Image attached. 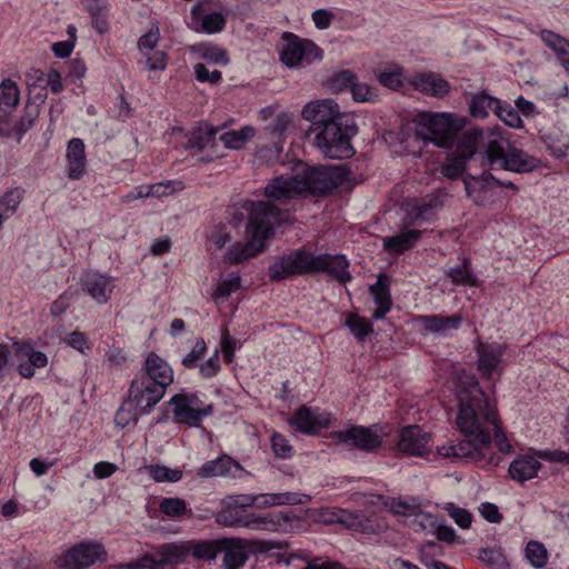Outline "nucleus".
<instances>
[{
	"label": "nucleus",
	"mask_w": 569,
	"mask_h": 569,
	"mask_svg": "<svg viewBox=\"0 0 569 569\" xmlns=\"http://www.w3.org/2000/svg\"><path fill=\"white\" fill-rule=\"evenodd\" d=\"M457 398L459 410L456 425L463 435V439L458 443L439 447V455L445 458H466L496 466L498 460L491 452L492 432H495V442L499 451L507 453L512 451L500 427L496 402L485 393L473 376L460 380Z\"/></svg>",
	"instance_id": "f257e3e1"
},
{
	"label": "nucleus",
	"mask_w": 569,
	"mask_h": 569,
	"mask_svg": "<svg viewBox=\"0 0 569 569\" xmlns=\"http://www.w3.org/2000/svg\"><path fill=\"white\" fill-rule=\"evenodd\" d=\"M467 124L468 119L455 112L421 111L407 123V129L421 142H510L501 127L483 130Z\"/></svg>",
	"instance_id": "f03ea898"
},
{
	"label": "nucleus",
	"mask_w": 569,
	"mask_h": 569,
	"mask_svg": "<svg viewBox=\"0 0 569 569\" xmlns=\"http://www.w3.org/2000/svg\"><path fill=\"white\" fill-rule=\"evenodd\" d=\"M238 209L239 212L234 218L241 220L246 214L248 219L246 226L248 241L236 242L228 249L223 259L231 264L243 262L259 253L276 227L287 219V211L273 208L268 202L242 200Z\"/></svg>",
	"instance_id": "7ed1b4c3"
},
{
	"label": "nucleus",
	"mask_w": 569,
	"mask_h": 569,
	"mask_svg": "<svg viewBox=\"0 0 569 569\" xmlns=\"http://www.w3.org/2000/svg\"><path fill=\"white\" fill-rule=\"evenodd\" d=\"M455 146L456 149L449 152L440 164L439 172L449 180L462 179L468 197L472 198L478 206H485V197L480 194L486 192L485 186L481 184V188L477 189L480 180L472 177L475 183H471L465 177L467 161L477 159V149L475 148L477 144Z\"/></svg>",
	"instance_id": "20e7f679"
},
{
	"label": "nucleus",
	"mask_w": 569,
	"mask_h": 569,
	"mask_svg": "<svg viewBox=\"0 0 569 569\" xmlns=\"http://www.w3.org/2000/svg\"><path fill=\"white\" fill-rule=\"evenodd\" d=\"M480 154L481 162H486L491 170L503 169L517 173L531 172L543 167L540 159L527 154L522 150L511 148L505 150L502 144H485Z\"/></svg>",
	"instance_id": "39448f33"
},
{
	"label": "nucleus",
	"mask_w": 569,
	"mask_h": 569,
	"mask_svg": "<svg viewBox=\"0 0 569 569\" xmlns=\"http://www.w3.org/2000/svg\"><path fill=\"white\" fill-rule=\"evenodd\" d=\"M301 184V193L326 196L342 186L348 176L345 167H309L297 173Z\"/></svg>",
	"instance_id": "423d86ee"
},
{
	"label": "nucleus",
	"mask_w": 569,
	"mask_h": 569,
	"mask_svg": "<svg viewBox=\"0 0 569 569\" xmlns=\"http://www.w3.org/2000/svg\"><path fill=\"white\" fill-rule=\"evenodd\" d=\"M282 40L280 61L290 69L307 67L323 59V50L310 39L286 31Z\"/></svg>",
	"instance_id": "0eeeda50"
},
{
	"label": "nucleus",
	"mask_w": 569,
	"mask_h": 569,
	"mask_svg": "<svg viewBox=\"0 0 569 569\" xmlns=\"http://www.w3.org/2000/svg\"><path fill=\"white\" fill-rule=\"evenodd\" d=\"M315 254L306 249H296L279 257L269 266L268 276L279 282L297 276L315 273Z\"/></svg>",
	"instance_id": "6e6552de"
},
{
	"label": "nucleus",
	"mask_w": 569,
	"mask_h": 569,
	"mask_svg": "<svg viewBox=\"0 0 569 569\" xmlns=\"http://www.w3.org/2000/svg\"><path fill=\"white\" fill-rule=\"evenodd\" d=\"M164 395L166 390L162 387L136 373L129 385L126 403L138 410L140 415H149Z\"/></svg>",
	"instance_id": "1a4fd4ad"
},
{
	"label": "nucleus",
	"mask_w": 569,
	"mask_h": 569,
	"mask_svg": "<svg viewBox=\"0 0 569 569\" xmlns=\"http://www.w3.org/2000/svg\"><path fill=\"white\" fill-rule=\"evenodd\" d=\"M339 104L332 99H321L308 102L301 116L305 120L310 122L306 131V137L310 139L313 134L315 142H321L325 126H327L339 110Z\"/></svg>",
	"instance_id": "9d476101"
},
{
	"label": "nucleus",
	"mask_w": 569,
	"mask_h": 569,
	"mask_svg": "<svg viewBox=\"0 0 569 569\" xmlns=\"http://www.w3.org/2000/svg\"><path fill=\"white\" fill-rule=\"evenodd\" d=\"M199 398L196 395L177 393L169 405L172 407V413L176 422L184 423L189 427H199L201 420L212 413V405L199 406Z\"/></svg>",
	"instance_id": "9b49d317"
},
{
	"label": "nucleus",
	"mask_w": 569,
	"mask_h": 569,
	"mask_svg": "<svg viewBox=\"0 0 569 569\" xmlns=\"http://www.w3.org/2000/svg\"><path fill=\"white\" fill-rule=\"evenodd\" d=\"M300 194H302L301 184L297 174L289 177L278 176L264 187V196L268 198L266 202L270 203L273 208L287 211V219L281 223L288 222L290 217V209L282 207V204L298 198Z\"/></svg>",
	"instance_id": "f8f14e48"
},
{
	"label": "nucleus",
	"mask_w": 569,
	"mask_h": 569,
	"mask_svg": "<svg viewBox=\"0 0 569 569\" xmlns=\"http://www.w3.org/2000/svg\"><path fill=\"white\" fill-rule=\"evenodd\" d=\"M333 442L345 445L348 449L372 451L382 443V437L373 427L351 426L331 433Z\"/></svg>",
	"instance_id": "ddd939ff"
},
{
	"label": "nucleus",
	"mask_w": 569,
	"mask_h": 569,
	"mask_svg": "<svg viewBox=\"0 0 569 569\" xmlns=\"http://www.w3.org/2000/svg\"><path fill=\"white\" fill-rule=\"evenodd\" d=\"M302 528L303 520L292 512L278 511L266 516H252L251 530L293 533Z\"/></svg>",
	"instance_id": "4468645a"
},
{
	"label": "nucleus",
	"mask_w": 569,
	"mask_h": 569,
	"mask_svg": "<svg viewBox=\"0 0 569 569\" xmlns=\"http://www.w3.org/2000/svg\"><path fill=\"white\" fill-rule=\"evenodd\" d=\"M359 132L355 116L338 110L321 131V142H350Z\"/></svg>",
	"instance_id": "2eb2a0df"
},
{
	"label": "nucleus",
	"mask_w": 569,
	"mask_h": 569,
	"mask_svg": "<svg viewBox=\"0 0 569 569\" xmlns=\"http://www.w3.org/2000/svg\"><path fill=\"white\" fill-rule=\"evenodd\" d=\"M107 552L102 545L82 542L68 550L64 556L67 569H84L96 561H104Z\"/></svg>",
	"instance_id": "dca6fc26"
},
{
	"label": "nucleus",
	"mask_w": 569,
	"mask_h": 569,
	"mask_svg": "<svg viewBox=\"0 0 569 569\" xmlns=\"http://www.w3.org/2000/svg\"><path fill=\"white\" fill-rule=\"evenodd\" d=\"M330 423V415L319 409H311L301 406L293 417L289 419V425L298 431L307 435L319 433L320 430L327 428Z\"/></svg>",
	"instance_id": "f3484780"
},
{
	"label": "nucleus",
	"mask_w": 569,
	"mask_h": 569,
	"mask_svg": "<svg viewBox=\"0 0 569 569\" xmlns=\"http://www.w3.org/2000/svg\"><path fill=\"white\" fill-rule=\"evenodd\" d=\"M507 347L497 342L483 343L479 342L476 347L478 356V370L483 378L491 379L493 372L501 373L503 370L502 357Z\"/></svg>",
	"instance_id": "a211bd4d"
},
{
	"label": "nucleus",
	"mask_w": 569,
	"mask_h": 569,
	"mask_svg": "<svg viewBox=\"0 0 569 569\" xmlns=\"http://www.w3.org/2000/svg\"><path fill=\"white\" fill-rule=\"evenodd\" d=\"M157 386L167 388L173 382V370L170 365L156 352H149L142 368L137 372Z\"/></svg>",
	"instance_id": "6ab92c4d"
},
{
	"label": "nucleus",
	"mask_w": 569,
	"mask_h": 569,
	"mask_svg": "<svg viewBox=\"0 0 569 569\" xmlns=\"http://www.w3.org/2000/svg\"><path fill=\"white\" fill-rule=\"evenodd\" d=\"M429 439L430 436L419 426H407L400 431L397 447L406 455L422 457L429 452Z\"/></svg>",
	"instance_id": "aec40b11"
},
{
	"label": "nucleus",
	"mask_w": 569,
	"mask_h": 569,
	"mask_svg": "<svg viewBox=\"0 0 569 569\" xmlns=\"http://www.w3.org/2000/svg\"><path fill=\"white\" fill-rule=\"evenodd\" d=\"M315 273L327 272L332 279L339 283H347L351 280L349 272V261L343 254H315Z\"/></svg>",
	"instance_id": "412c9836"
},
{
	"label": "nucleus",
	"mask_w": 569,
	"mask_h": 569,
	"mask_svg": "<svg viewBox=\"0 0 569 569\" xmlns=\"http://www.w3.org/2000/svg\"><path fill=\"white\" fill-rule=\"evenodd\" d=\"M244 543V538L231 537L220 539L219 555H223V569H240L244 566L249 559Z\"/></svg>",
	"instance_id": "4be33fe9"
},
{
	"label": "nucleus",
	"mask_w": 569,
	"mask_h": 569,
	"mask_svg": "<svg viewBox=\"0 0 569 569\" xmlns=\"http://www.w3.org/2000/svg\"><path fill=\"white\" fill-rule=\"evenodd\" d=\"M209 2L210 0H198L191 8V17L194 22H200V28H196V31L212 34L224 29L227 19L218 11L206 13Z\"/></svg>",
	"instance_id": "5701e85b"
},
{
	"label": "nucleus",
	"mask_w": 569,
	"mask_h": 569,
	"mask_svg": "<svg viewBox=\"0 0 569 569\" xmlns=\"http://www.w3.org/2000/svg\"><path fill=\"white\" fill-rule=\"evenodd\" d=\"M13 347L18 357L27 358L26 361H20L17 367L21 377L30 379L34 376L36 369L44 368L48 365L47 355L34 350L30 343L14 342Z\"/></svg>",
	"instance_id": "b1692460"
},
{
	"label": "nucleus",
	"mask_w": 569,
	"mask_h": 569,
	"mask_svg": "<svg viewBox=\"0 0 569 569\" xmlns=\"http://www.w3.org/2000/svg\"><path fill=\"white\" fill-rule=\"evenodd\" d=\"M243 468L241 465L227 455H222L214 460L204 462L198 470V476L201 478L212 477H232L238 478L241 476Z\"/></svg>",
	"instance_id": "393cba45"
},
{
	"label": "nucleus",
	"mask_w": 569,
	"mask_h": 569,
	"mask_svg": "<svg viewBox=\"0 0 569 569\" xmlns=\"http://www.w3.org/2000/svg\"><path fill=\"white\" fill-rule=\"evenodd\" d=\"M81 287L98 303H106L113 290L110 277L93 271L83 273Z\"/></svg>",
	"instance_id": "a878e982"
},
{
	"label": "nucleus",
	"mask_w": 569,
	"mask_h": 569,
	"mask_svg": "<svg viewBox=\"0 0 569 569\" xmlns=\"http://www.w3.org/2000/svg\"><path fill=\"white\" fill-rule=\"evenodd\" d=\"M413 88L427 96L442 98L450 92V83L439 73L420 72L411 80Z\"/></svg>",
	"instance_id": "bb28decb"
},
{
	"label": "nucleus",
	"mask_w": 569,
	"mask_h": 569,
	"mask_svg": "<svg viewBox=\"0 0 569 569\" xmlns=\"http://www.w3.org/2000/svg\"><path fill=\"white\" fill-rule=\"evenodd\" d=\"M369 291L377 305V309L373 311L372 318L381 320L387 316L392 307L389 277L386 273H379L377 281L369 287Z\"/></svg>",
	"instance_id": "cd10ccee"
},
{
	"label": "nucleus",
	"mask_w": 569,
	"mask_h": 569,
	"mask_svg": "<svg viewBox=\"0 0 569 569\" xmlns=\"http://www.w3.org/2000/svg\"><path fill=\"white\" fill-rule=\"evenodd\" d=\"M418 322L427 332L446 335L450 330H457L462 323V317L458 313L446 317L441 315L419 316Z\"/></svg>",
	"instance_id": "c85d7f7f"
},
{
	"label": "nucleus",
	"mask_w": 569,
	"mask_h": 569,
	"mask_svg": "<svg viewBox=\"0 0 569 569\" xmlns=\"http://www.w3.org/2000/svg\"><path fill=\"white\" fill-rule=\"evenodd\" d=\"M258 508H270L276 506H296L305 505L311 501V497L306 493L286 491L277 493H257Z\"/></svg>",
	"instance_id": "c756f323"
},
{
	"label": "nucleus",
	"mask_w": 569,
	"mask_h": 569,
	"mask_svg": "<svg viewBox=\"0 0 569 569\" xmlns=\"http://www.w3.org/2000/svg\"><path fill=\"white\" fill-rule=\"evenodd\" d=\"M253 513H248L230 502L216 515V522L223 527L251 529Z\"/></svg>",
	"instance_id": "7c9ffc66"
},
{
	"label": "nucleus",
	"mask_w": 569,
	"mask_h": 569,
	"mask_svg": "<svg viewBox=\"0 0 569 569\" xmlns=\"http://www.w3.org/2000/svg\"><path fill=\"white\" fill-rule=\"evenodd\" d=\"M420 237V230H402L395 236L383 238V249L393 254H402L413 248Z\"/></svg>",
	"instance_id": "2f4dec72"
},
{
	"label": "nucleus",
	"mask_w": 569,
	"mask_h": 569,
	"mask_svg": "<svg viewBox=\"0 0 569 569\" xmlns=\"http://www.w3.org/2000/svg\"><path fill=\"white\" fill-rule=\"evenodd\" d=\"M541 468V463L532 456H520L516 458L509 466L510 477L518 481L525 482L535 478Z\"/></svg>",
	"instance_id": "473e14b6"
},
{
	"label": "nucleus",
	"mask_w": 569,
	"mask_h": 569,
	"mask_svg": "<svg viewBox=\"0 0 569 569\" xmlns=\"http://www.w3.org/2000/svg\"><path fill=\"white\" fill-rule=\"evenodd\" d=\"M67 177L70 180H80L87 172V157L84 144H68Z\"/></svg>",
	"instance_id": "72a5a7b5"
},
{
	"label": "nucleus",
	"mask_w": 569,
	"mask_h": 569,
	"mask_svg": "<svg viewBox=\"0 0 569 569\" xmlns=\"http://www.w3.org/2000/svg\"><path fill=\"white\" fill-rule=\"evenodd\" d=\"M34 98L39 100V103L29 102L27 104L23 116L14 123L11 132L8 134L9 138L21 140L23 134L33 126L36 119L39 117V106L44 102L47 93L39 92Z\"/></svg>",
	"instance_id": "f704fd0d"
},
{
	"label": "nucleus",
	"mask_w": 569,
	"mask_h": 569,
	"mask_svg": "<svg viewBox=\"0 0 569 569\" xmlns=\"http://www.w3.org/2000/svg\"><path fill=\"white\" fill-rule=\"evenodd\" d=\"M190 52L212 64L228 66L230 62L228 51L211 42L196 43L190 47Z\"/></svg>",
	"instance_id": "c9c22d12"
},
{
	"label": "nucleus",
	"mask_w": 569,
	"mask_h": 569,
	"mask_svg": "<svg viewBox=\"0 0 569 569\" xmlns=\"http://www.w3.org/2000/svg\"><path fill=\"white\" fill-rule=\"evenodd\" d=\"M157 556L162 568L168 565L182 563L188 556L187 542L160 545L157 547Z\"/></svg>",
	"instance_id": "e433bc0d"
},
{
	"label": "nucleus",
	"mask_w": 569,
	"mask_h": 569,
	"mask_svg": "<svg viewBox=\"0 0 569 569\" xmlns=\"http://www.w3.org/2000/svg\"><path fill=\"white\" fill-rule=\"evenodd\" d=\"M499 99L490 96L486 91L473 94L468 102L469 113L472 118L485 119L489 114V110L495 112Z\"/></svg>",
	"instance_id": "4c0bfd02"
},
{
	"label": "nucleus",
	"mask_w": 569,
	"mask_h": 569,
	"mask_svg": "<svg viewBox=\"0 0 569 569\" xmlns=\"http://www.w3.org/2000/svg\"><path fill=\"white\" fill-rule=\"evenodd\" d=\"M219 543L220 539L187 541L188 555H192L196 560L212 561L219 555Z\"/></svg>",
	"instance_id": "58836bf2"
},
{
	"label": "nucleus",
	"mask_w": 569,
	"mask_h": 569,
	"mask_svg": "<svg viewBox=\"0 0 569 569\" xmlns=\"http://www.w3.org/2000/svg\"><path fill=\"white\" fill-rule=\"evenodd\" d=\"M187 157L190 158L191 166L199 162H210L223 157L218 150L219 144H182Z\"/></svg>",
	"instance_id": "ea45409f"
},
{
	"label": "nucleus",
	"mask_w": 569,
	"mask_h": 569,
	"mask_svg": "<svg viewBox=\"0 0 569 569\" xmlns=\"http://www.w3.org/2000/svg\"><path fill=\"white\" fill-rule=\"evenodd\" d=\"M24 197V190L21 187H16L8 190L0 197V214L3 219L8 220L12 217Z\"/></svg>",
	"instance_id": "a19ab883"
},
{
	"label": "nucleus",
	"mask_w": 569,
	"mask_h": 569,
	"mask_svg": "<svg viewBox=\"0 0 569 569\" xmlns=\"http://www.w3.org/2000/svg\"><path fill=\"white\" fill-rule=\"evenodd\" d=\"M447 278L458 286H477V278L470 271V261L467 258H462L460 264L451 267L447 272Z\"/></svg>",
	"instance_id": "79ce46f5"
},
{
	"label": "nucleus",
	"mask_w": 569,
	"mask_h": 569,
	"mask_svg": "<svg viewBox=\"0 0 569 569\" xmlns=\"http://www.w3.org/2000/svg\"><path fill=\"white\" fill-rule=\"evenodd\" d=\"M356 80L357 74L352 70L345 69L329 77L327 80V86L332 92L339 93L343 91H350Z\"/></svg>",
	"instance_id": "37998d69"
},
{
	"label": "nucleus",
	"mask_w": 569,
	"mask_h": 569,
	"mask_svg": "<svg viewBox=\"0 0 569 569\" xmlns=\"http://www.w3.org/2000/svg\"><path fill=\"white\" fill-rule=\"evenodd\" d=\"M20 100V92L14 81L6 79L0 83V109L16 108Z\"/></svg>",
	"instance_id": "c03bdc74"
},
{
	"label": "nucleus",
	"mask_w": 569,
	"mask_h": 569,
	"mask_svg": "<svg viewBox=\"0 0 569 569\" xmlns=\"http://www.w3.org/2000/svg\"><path fill=\"white\" fill-rule=\"evenodd\" d=\"M439 207V199L431 198L429 201L417 202L409 211V214L415 221H428L436 214Z\"/></svg>",
	"instance_id": "a18cd8bd"
},
{
	"label": "nucleus",
	"mask_w": 569,
	"mask_h": 569,
	"mask_svg": "<svg viewBox=\"0 0 569 569\" xmlns=\"http://www.w3.org/2000/svg\"><path fill=\"white\" fill-rule=\"evenodd\" d=\"M495 114L508 127H522V120L518 113V110L507 101L499 99L498 104L496 106Z\"/></svg>",
	"instance_id": "49530a36"
},
{
	"label": "nucleus",
	"mask_w": 569,
	"mask_h": 569,
	"mask_svg": "<svg viewBox=\"0 0 569 569\" xmlns=\"http://www.w3.org/2000/svg\"><path fill=\"white\" fill-rule=\"evenodd\" d=\"M478 558L488 567L493 569H505L508 567L506 556L502 553L500 548L487 547L479 549Z\"/></svg>",
	"instance_id": "de8ad7c7"
},
{
	"label": "nucleus",
	"mask_w": 569,
	"mask_h": 569,
	"mask_svg": "<svg viewBox=\"0 0 569 569\" xmlns=\"http://www.w3.org/2000/svg\"><path fill=\"white\" fill-rule=\"evenodd\" d=\"M148 473L157 482H177L182 478L180 469H171L163 465H150Z\"/></svg>",
	"instance_id": "09e8293b"
},
{
	"label": "nucleus",
	"mask_w": 569,
	"mask_h": 569,
	"mask_svg": "<svg viewBox=\"0 0 569 569\" xmlns=\"http://www.w3.org/2000/svg\"><path fill=\"white\" fill-rule=\"evenodd\" d=\"M323 157L329 159H349L355 156L353 144H316Z\"/></svg>",
	"instance_id": "8fccbe9b"
},
{
	"label": "nucleus",
	"mask_w": 569,
	"mask_h": 569,
	"mask_svg": "<svg viewBox=\"0 0 569 569\" xmlns=\"http://www.w3.org/2000/svg\"><path fill=\"white\" fill-rule=\"evenodd\" d=\"M345 325L350 329L352 335L361 341L372 332V325L370 321L359 317L358 315L349 316Z\"/></svg>",
	"instance_id": "3c124183"
},
{
	"label": "nucleus",
	"mask_w": 569,
	"mask_h": 569,
	"mask_svg": "<svg viewBox=\"0 0 569 569\" xmlns=\"http://www.w3.org/2000/svg\"><path fill=\"white\" fill-rule=\"evenodd\" d=\"M281 153V144H262L261 148L257 151V157L259 161L267 164H284L286 160L282 158Z\"/></svg>",
	"instance_id": "603ef678"
},
{
	"label": "nucleus",
	"mask_w": 569,
	"mask_h": 569,
	"mask_svg": "<svg viewBox=\"0 0 569 569\" xmlns=\"http://www.w3.org/2000/svg\"><path fill=\"white\" fill-rule=\"evenodd\" d=\"M526 557L537 569L545 567L547 563V550L545 546L538 541H530L527 545Z\"/></svg>",
	"instance_id": "864d4df0"
},
{
	"label": "nucleus",
	"mask_w": 569,
	"mask_h": 569,
	"mask_svg": "<svg viewBox=\"0 0 569 569\" xmlns=\"http://www.w3.org/2000/svg\"><path fill=\"white\" fill-rule=\"evenodd\" d=\"M219 128L212 127L208 122H200L190 132L188 142H213Z\"/></svg>",
	"instance_id": "5fc2aeb1"
},
{
	"label": "nucleus",
	"mask_w": 569,
	"mask_h": 569,
	"mask_svg": "<svg viewBox=\"0 0 569 569\" xmlns=\"http://www.w3.org/2000/svg\"><path fill=\"white\" fill-rule=\"evenodd\" d=\"M160 510L166 516L180 518L186 513L187 505L181 498H163L160 501Z\"/></svg>",
	"instance_id": "6e6d98bb"
},
{
	"label": "nucleus",
	"mask_w": 569,
	"mask_h": 569,
	"mask_svg": "<svg viewBox=\"0 0 569 569\" xmlns=\"http://www.w3.org/2000/svg\"><path fill=\"white\" fill-rule=\"evenodd\" d=\"M350 92L357 102H373L378 99L377 90L368 83L359 82L358 79L352 84Z\"/></svg>",
	"instance_id": "4d7b16f0"
},
{
	"label": "nucleus",
	"mask_w": 569,
	"mask_h": 569,
	"mask_svg": "<svg viewBox=\"0 0 569 569\" xmlns=\"http://www.w3.org/2000/svg\"><path fill=\"white\" fill-rule=\"evenodd\" d=\"M241 286V279H240V276L238 273H230L228 276L227 279L222 280L214 293H213V297L216 299L218 298H228L232 292H236L237 290H239Z\"/></svg>",
	"instance_id": "13d9d810"
},
{
	"label": "nucleus",
	"mask_w": 569,
	"mask_h": 569,
	"mask_svg": "<svg viewBox=\"0 0 569 569\" xmlns=\"http://www.w3.org/2000/svg\"><path fill=\"white\" fill-rule=\"evenodd\" d=\"M207 351L206 341L202 338H198L191 349V351L182 359V365L187 369L198 367V362L203 358Z\"/></svg>",
	"instance_id": "bf43d9fd"
},
{
	"label": "nucleus",
	"mask_w": 569,
	"mask_h": 569,
	"mask_svg": "<svg viewBox=\"0 0 569 569\" xmlns=\"http://www.w3.org/2000/svg\"><path fill=\"white\" fill-rule=\"evenodd\" d=\"M173 186H178V189L181 190L183 184L181 181H167L160 182L156 184H150L144 187L146 198L147 197H163L169 196L176 191Z\"/></svg>",
	"instance_id": "052dcab7"
},
{
	"label": "nucleus",
	"mask_w": 569,
	"mask_h": 569,
	"mask_svg": "<svg viewBox=\"0 0 569 569\" xmlns=\"http://www.w3.org/2000/svg\"><path fill=\"white\" fill-rule=\"evenodd\" d=\"M378 81L381 86L397 91L403 87V74L401 69L393 71H382L378 74Z\"/></svg>",
	"instance_id": "680f3d73"
},
{
	"label": "nucleus",
	"mask_w": 569,
	"mask_h": 569,
	"mask_svg": "<svg viewBox=\"0 0 569 569\" xmlns=\"http://www.w3.org/2000/svg\"><path fill=\"white\" fill-rule=\"evenodd\" d=\"M271 447L277 458L288 459L292 456V446L289 443L286 437L279 432H274L271 436Z\"/></svg>",
	"instance_id": "e2e57ef3"
},
{
	"label": "nucleus",
	"mask_w": 569,
	"mask_h": 569,
	"mask_svg": "<svg viewBox=\"0 0 569 569\" xmlns=\"http://www.w3.org/2000/svg\"><path fill=\"white\" fill-rule=\"evenodd\" d=\"M291 121L292 119L290 113L280 112L279 114H277L276 119L268 124L267 130L274 138L282 139L288 127L291 124Z\"/></svg>",
	"instance_id": "0e129e2a"
},
{
	"label": "nucleus",
	"mask_w": 569,
	"mask_h": 569,
	"mask_svg": "<svg viewBox=\"0 0 569 569\" xmlns=\"http://www.w3.org/2000/svg\"><path fill=\"white\" fill-rule=\"evenodd\" d=\"M540 38L556 56L563 47H566V44H569V41L566 38L548 29L540 31Z\"/></svg>",
	"instance_id": "69168bd1"
},
{
	"label": "nucleus",
	"mask_w": 569,
	"mask_h": 569,
	"mask_svg": "<svg viewBox=\"0 0 569 569\" xmlns=\"http://www.w3.org/2000/svg\"><path fill=\"white\" fill-rule=\"evenodd\" d=\"M140 412L130 405L126 403V400L116 412L114 421L121 428L127 427L131 421H138Z\"/></svg>",
	"instance_id": "338daca9"
},
{
	"label": "nucleus",
	"mask_w": 569,
	"mask_h": 569,
	"mask_svg": "<svg viewBox=\"0 0 569 569\" xmlns=\"http://www.w3.org/2000/svg\"><path fill=\"white\" fill-rule=\"evenodd\" d=\"M446 510L460 528L467 529L471 526L472 516L467 509L459 508L453 503H448Z\"/></svg>",
	"instance_id": "774afa93"
}]
</instances>
